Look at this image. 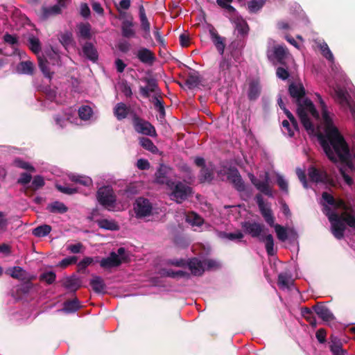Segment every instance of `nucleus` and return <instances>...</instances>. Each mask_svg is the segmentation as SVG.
<instances>
[{
  "instance_id": "obj_1",
  "label": "nucleus",
  "mask_w": 355,
  "mask_h": 355,
  "mask_svg": "<svg viewBox=\"0 0 355 355\" xmlns=\"http://www.w3.org/2000/svg\"><path fill=\"white\" fill-rule=\"evenodd\" d=\"M289 93L297 103V114L309 134H318L321 145L328 158L338 164L345 182L352 185L350 175L354 172V164L349 146L338 128L334 125L332 116L328 112L322 97L316 94L321 110V116L312 102L304 97L302 83H292Z\"/></svg>"
},
{
  "instance_id": "obj_2",
  "label": "nucleus",
  "mask_w": 355,
  "mask_h": 355,
  "mask_svg": "<svg viewBox=\"0 0 355 355\" xmlns=\"http://www.w3.org/2000/svg\"><path fill=\"white\" fill-rule=\"evenodd\" d=\"M324 201L323 212L328 216L331 225V231L334 236L341 239L345 225L355 226V218L353 211L343 200H336L329 193H322Z\"/></svg>"
},
{
  "instance_id": "obj_3",
  "label": "nucleus",
  "mask_w": 355,
  "mask_h": 355,
  "mask_svg": "<svg viewBox=\"0 0 355 355\" xmlns=\"http://www.w3.org/2000/svg\"><path fill=\"white\" fill-rule=\"evenodd\" d=\"M171 171V168L162 165L156 173V181L160 184H166L171 191V199L181 203L191 195L192 189L189 185L181 182H173L168 180V175Z\"/></svg>"
},
{
  "instance_id": "obj_4",
  "label": "nucleus",
  "mask_w": 355,
  "mask_h": 355,
  "mask_svg": "<svg viewBox=\"0 0 355 355\" xmlns=\"http://www.w3.org/2000/svg\"><path fill=\"white\" fill-rule=\"evenodd\" d=\"M128 259L127 252L123 248H120L116 252H112L109 257L100 261V266L105 269L117 267Z\"/></svg>"
},
{
  "instance_id": "obj_5",
  "label": "nucleus",
  "mask_w": 355,
  "mask_h": 355,
  "mask_svg": "<svg viewBox=\"0 0 355 355\" xmlns=\"http://www.w3.org/2000/svg\"><path fill=\"white\" fill-rule=\"evenodd\" d=\"M97 199L101 205L110 211L115 210V196L112 189L107 186L100 188L97 192Z\"/></svg>"
},
{
  "instance_id": "obj_6",
  "label": "nucleus",
  "mask_w": 355,
  "mask_h": 355,
  "mask_svg": "<svg viewBox=\"0 0 355 355\" xmlns=\"http://www.w3.org/2000/svg\"><path fill=\"white\" fill-rule=\"evenodd\" d=\"M218 263L211 259H206L203 261L196 258L192 259L189 263V268L194 275H200L207 269H213L217 268Z\"/></svg>"
},
{
  "instance_id": "obj_7",
  "label": "nucleus",
  "mask_w": 355,
  "mask_h": 355,
  "mask_svg": "<svg viewBox=\"0 0 355 355\" xmlns=\"http://www.w3.org/2000/svg\"><path fill=\"white\" fill-rule=\"evenodd\" d=\"M133 210L137 218H144L151 215L153 206L148 199L139 198L133 205Z\"/></svg>"
},
{
  "instance_id": "obj_8",
  "label": "nucleus",
  "mask_w": 355,
  "mask_h": 355,
  "mask_svg": "<svg viewBox=\"0 0 355 355\" xmlns=\"http://www.w3.org/2000/svg\"><path fill=\"white\" fill-rule=\"evenodd\" d=\"M336 100L341 105L345 110H349L353 114L354 108L351 105L350 98L345 89L336 86L334 88Z\"/></svg>"
},
{
  "instance_id": "obj_9",
  "label": "nucleus",
  "mask_w": 355,
  "mask_h": 355,
  "mask_svg": "<svg viewBox=\"0 0 355 355\" xmlns=\"http://www.w3.org/2000/svg\"><path fill=\"white\" fill-rule=\"evenodd\" d=\"M219 173L220 174L226 175L227 180L232 182L238 190H243L244 184L237 169L234 168H224L223 170L220 171Z\"/></svg>"
},
{
  "instance_id": "obj_10",
  "label": "nucleus",
  "mask_w": 355,
  "mask_h": 355,
  "mask_svg": "<svg viewBox=\"0 0 355 355\" xmlns=\"http://www.w3.org/2000/svg\"><path fill=\"white\" fill-rule=\"evenodd\" d=\"M268 56L270 59H275L279 63L284 64L290 55L286 48L282 45H276L268 51Z\"/></svg>"
},
{
  "instance_id": "obj_11",
  "label": "nucleus",
  "mask_w": 355,
  "mask_h": 355,
  "mask_svg": "<svg viewBox=\"0 0 355 355\" xmlns=\"http://www.w3.org/2000/svg\"><path fill=\"white\" fill-rule=\"evenodd\" d=\"M134 127L135 130L141 134L154 137L156 135V131L154 127L148 121L139 118L134 119Z\"/></svg>"
},
{
  "instance_id": "obj_12",
  "label": "nucleus",
  "mask_w": 355,
  "mask_h": 355,
  "mask_svg": "<svg viewBox=\"0 0 355 355\" xmlns=\"http://www.w3.org/2000/svg\"><path fill=\"white\" fill-rule=\"evenodd\" d=\"M256 198L260 211L266 222L269 225H274L275 218L273 217L270 206L268 203H265L263 202L261 196L259 195Z\"/></svg>"
},
{
  "instance_id": "obj_13",
  "label": "nucleus",
  "mask_w": 355,
  "mask_h": 355,
  "mask_svg": "<svg viewBox=\"0 0 355 355\" xmlns=\"http://www.w3.org/2000/svg\"><path fill=\"white\" fill-rule=\"evenodd\" d=\"M242 227L246 233L252 237H258L260 239V237L265 234L264 227L257 223L245 222L243 223Z\"/></svg>"
},
{
  "instance_id": "obj_14",
  "label": "nucleus",
  "mask_w": 355,
  "mask_h": 355,
  "mask_svg": "<svg viewBox=\"0 0 355 355\" xmlns=\"http://www.w3.org/2000/svg\"><path fill=\"white\" fill-rule=\"evenodd\" d=\"M286 116L289 121H283L282 132L284 135H286L288 137H293L295 134V132L297 130V121L290 112H286Z\"/></svg>"
},
{
  "instance_id": "obj_15",
  "label": "nucleus",
  "mask_w": 355,
  "mask_h": 355,
  "mask_svg": "<svg viewBox=\"0 0 355 355\" xmlns=\"http://www.w3.org/2000/svg\"><path fill=\"white\" fill-rule=\"evenodd\" d=\"M250 178L253 184L257 188L259 191L267 196H272V191L268 184L269 178L268 173H265L264 178L262 180H257L253 175H250Z\"/></svg>"
},
{
  "instance_id": "obj_16",
  "label": "nucleus",
  "mask_w": 355,
  "mask_h": 355,
  "mask_svg": "<svg viewBox=\"0 0 355 355\" xmlns=\"http://www.w3.org/2000/svg\"><path fill=\"white\" fill-rule=\"evenodd\" d=\"M59 58V55L58 53H56L55 51L51 52L49 53H46V57H45L44 59L39 56L38 60H39V66L42 71L43 74L49 78H51V73L50 72V69L49 68V59L51 61H52L53 59H58Z\"/></svg>"
},
{
  "instance_id": "obj_17",
  "label": "nucleus",
  "mask_w": 355,
  "mask_h": 355,
  "mask_svg": "<svg viewBox=\"0 0 355 355\" xmlns=\"http://www.w3.org/2000/svg\"><path fill=\"white\" fill-rule=\"evenodd\" d=\"M316 314L329 325L332 327L334 322L335 318L333 313L324 306L322 304H317L313 307Z\"/></svg>"
},
{
  "instance_id": "obj_18",
  "label": "nucleus",
  "mask_w": 355,
  "mask_h": 355,
  "mask_svg": "<svg viewBox=\"0 0 355 355\" xmlns=\"http://www.w3.org/2000/svg\"><path fill=\"white\" fill-rule=\"evenodd\" d=\"M67 0H58L57 5L53 6L49 8L43 7L40 13V18L46 19L49 17L58 14L60 12L61 8L64 7Z\"/></svg>"
},
{
  "instance_id": "obj_19",
  "label": "nucleus",
  "mask_w": 355,
  "mask_h": 355,
  "mask_svg": "<svg viewBox=\"0 0 355 355\" xmlns=\"http://www.w3.org/2000/svg\"><path fill=\"white\" fill-rule=\"evenodd\" d=\"M308 175L310 180L313 182H325L329 180L325 172L320 171L314 167L309 168Z\"/></svg>"
},
{
  "instance_id": "obj_20",
  "label": "nucleus",
  "mask_w": 355,
  "mask_h": 355,
  "mask_svg": "<svg viewBox=\"0 0 355 355\" xmlns=\"http://www.w3.org/2000/svg\"><path fill=\"white\" fill-rule=\"evenodd\" d=\"M209 33L211 39L213 43L214 44L216 48L217 49L220 55H223L225 47V39L220 37L214 28H211L209 30Z\"/></svg>"
},
{
  "instance_id": "obj_21",
  "label": "nucleus",
  "mask_w": 355,
  "mask_h": 355,
  "mask_svg": "<svg viewBox=\"0 0 355 355\" xmlns=\"http://www.w3.org/2000/svg\"><path fill=\"white\" fill-rule=\"evenodd\" d=\"M140 93L144 97L150 96L151 93H153L154 96L157 95V83L153 80H148L146 87L140 88Z\"/></svg>"
},
{
  "instance_id": "obj_22",
  "label": "nucleus",
  "mask_w": 355,
  "mask_h": 355,
  "mask_svg": "<svg viewBox=\"0 0 355 355\" xmlns=\"http://www.w3.org/2000/svg\"><path fill=\"white\" fill-rule=\"evenodd\" d=\"M139 19L141 22V27L146 33L145 37L149 36L150 25L146 17L145 9L142 6L139 7Z\"/></svg>"
},
{
  "instance_id": "obj_23",
  "label": "nucleus",
  "mask_w": 355,
  "mask_h": 355,
  "mask_svg": "<svg viewBox=\"0 0 355 355\" xmlns=\"http://www.w3.org/2000/svg\"><path fill=\"white\" fill-rule=\"evenodd\" d=\"M330 349L333 355H347V352L342 349L340 340L334 336L331 337Z\"/></svg>"
},
{
  "instance_id": "obj_24",
  "label": "nucleus",
  "mask_w": 355,
  "mask_h": 355,
  "mask_svg": "<svg viewBox=\"0 0 355 355\" xmlns=\"http://www.w3.org/2000/svg\"><path fill=\"white\" fill-rule=\"evenodd\" d=\"M133 22L130 20H125L121 25L122 35L125 37H133L135 35V31L133 28Z\"/></svg>"
},
{
  "instance_id": "obj_25",
  "label": "nucleus",
  "mask_w": 355,
  "mask_h": 355,
  "mask_svg": "<svg viewBox=\"0 0 355 355\" xmlns=\"http://www.w3.org/2000/svg\"><path fill=\"white\" fill-rule=\"evenodd\" d=\"M137 57L141 62L144 63H151L155 59L153 53L146 48H142L138 51Z\"/></svg>"
},
{
  "instance_id": "obj_26",
  "label": "nucleus",
  "mask_w": 355,
  "mask_h": 355,
  "mask_svg": "<svg viewBox=\"0 0 355 355\" xmlns=\"http://www.w3.org/2000/svg\"><path fill=\"white\" fill-rule=\"evenodd\" d=\"M96 223L99 227L104 230L114 231L119 229V225L113 220L100 219Z\"/></svg>"
},
{
  "instance_id": "obj_27",
  "label": "nucleus",
  "mask_w": 355,
  "mask_h": 355,
  "mask_svg": "<svg viewBox=\"0 0 355 355\" xmlns=\"http://www.w3.org/2000/svg\"><path fill=\"white\" fill-rule=\"evenodd\" d=\"M259 241L265 243L266 252L268 255L272 256L275 254L274 240L271 234H264L263 236L260 237Z\"/></svg>"
},
{
  "instance_id": "obj_28",
  "label": "nucleus",
  "mask_w": 355,
  "mask_h": 355,
  "mask_svg": "<svg viewBox=\"0 0 355 355\" xmlns=\"http://www.w3.org/2000/svg\"><path fill=\"white\" fill-rule=\"evenodd\" d=\"M186 220L192 227H196V230L198 227H200L203 223V219L196 213L191 212L187 215Z\"/></svg>"
},
{
  "instance_id": "obj_29",
  "label": "nucleus",
  "mask_w": 355,
  "mask_h": 355,
  "mask_svg": "<svg viewBox=\"0 0 355 355\" xmlns=\"http://www.w3.org/2000/svg\"><path fill=\"white\" fill-rule=\"evenodd\" d=\"M84 55L89 60L96 61L98 58L97 52L91 43H86L83 47Z\"/></svg>"
},
{
  "instance_id": "obj_30",
  "label": "nucleus",
  "mask_w": 355,
  "mask_h": 355,
  "mask_svg": "<svg viewBox=\"0 0 355 355\" xmlns=\"http://www.w3.org/2000/svg\"><path fill=\"white\" fill-rule=\"evenodd\" d=\"M293 280L287 273H280L278 277V285L282 289H287L292 285Z\"/></svg>"
},
{
  "instance_id": "obj_31",
  "label": "nucleus",
  "mask_w": 355,
  "mask_h": 355,
  "mask_svg": "<svg viewBox=\"0 0 355 355\" xmlns=\"http://www.w3.org/2000/svg\"><path fill=\"white\" fill-rule=\"evenodd\" d=\"M33 69V64L29 60L20 62L17 67V71L24 74H32Z\"/></svg>"
},
{
  "instance_id": "obj_32",
  "label": "nucleus",
  "mask_w": 355,
  "mask_h": 355,
  "mask_svg": "<svg viewBox=\"0 0 355 355\" xmlns=\"http://www.w3.org/2000/svg\"><path fill=\"white\" fill-rule=\"evenodd\" d=\"M235 24V28L241 35H245L248 31V26L246 21L239 17H236L232 19Z\"/></svg>"
},
{
  "instance_id": "obj_33",
  "label": "nucleus",
  "mask_w": 355,
  "mask_h": 355,
  "mask_svg": "<svg viewBox=\"0 0 355 355\" xmlns=\"http://www.w3.org/2000/svg\"><path fill=\"white\" fill-rule=\"evenodd\" d=\"M69 179L74 182L79 183L85 187H90L92 184V179L87 176L71 174L69 175Z\"/></svg>"
},
{
  "instance_id": "obj_34",
  "label": "nucleus",
  "mask_w": 355,
  "mask_h": 355,
  "mask_svg": "<svg viewBox=\"0 0 355 355\" xmlns=\"http://www.w3.org/2000/svg\"><path fill=\"white\" fill-rule=\"evenodd\" d=\"M114 113L119 120H121L126 117L128 109L124 103H120L115 106Z\"/></svg>"
},
{
  "instance_id": "obj_35",
  "label": "nucleus",
  "mask_w": 355,
  "mask_h": 355,
  "mask_svg": "<svg viewBox=\"0 0 355 355\" xmlns=\"http://www.w3.org/2000/svg\"><path fill=\"white\" fill-rule=\"evenodd\" d=\"M90 284L96 293H102L105 289V284L100 277H94L91 280Z\"/></svg>"
},
{
  "instance_id": "obj_36",
  "label": "nucleus",
  "mask_w": 355,
  "mask_h": 355,
  "mask_svg": "<svg viewBox=\"0 0 355 355\" xmlns=\"http://www.w3.org/2000/svg\"><path fill=\"white\" fill-rule=\"evenodd\" d=\"M78 35L83 39L91 37V26L89 24H80L78 26Z\"/></svg>"
},
{
  "instance_id": "obj_37",
  "label": "nucleus",
  "mask_w": 355,
  "mask_h": 355,
  "mask_svg": "<svg viewBox=\"0 0 355 355\" xmlns=\"http://www.w3.org/2000/svg\"><path fill=\"white\" fill-rule=\"evenodd\" d=\"M92 108L88 105H83L78 110L80 119L84 121L89 120L92 116Z\"/></svg>"
},
{
  "instance_id": "obj_38",
  "label": "nucleus",
  "mask_w": 355,
  "mask_h": 355,
  "mask_svg": "<svg viewBox=\"0 0 355 355\" xmlns=\"http://www.w3.org/2000/svg\"><path fill=\"white\" fill-rule=\"evenodd\" d=\"M49 210L53 213H64L67 211V207L60 202H54L48 207Z\"/></svg>"
},
{
  "instance_id": "obj_39",
  "label": "nucleus",
  "mask_w": 355,
  "mask_h": 355,
  "mask_svg": "<svg viewBox=\"0 0 355 355\" xmlns=\"http://www.w3.org/2000/svg\"><path fill=\"white\" fill-rule=\"evenodd\" d=\"M260 93V87L257 82H252L250 84L248 97L251 100L256 99Z\"/></svg>"
},
{
  "instance_id": "obj_40",
  "label": "nucleus",
  "mask_w": 355,
  "mask_h": 355,
  "mask_svg": "<svg viewBox=\"0 0 355 355\" xmlns=\"http://www.w3.org/2000/svg\"><path fill=\"white\" fill-rule=\"evenodd\" d=\"M266 0H251L248 3V9L250 12L259 11L264 5Z\"/></svg>"
},
{
  "instance_id": "obj_41",
  "label": "nucleus",
  "mask_w": 355,
  "mask_h": 355,
  "mask_svg": "<svg viewBox=\"0 0 355 355\" xmlns=\"http://www.w3.org/2000/svg\"><path fill=\"white\" fill-rule=\"evenodd\" d=\"M274 227L275 232L277 234V236L279 240L282 241H285L288 239V233L286 228L281 226L278 224H275L274 225H271Z\"/></svg>"
},
{
  "instance_id": "obj_42",
  "label": "nucleus",
  "mask_w": 355,
  "mask_h": 355,
  "mask_svg": "<svg viewBox=\"0 0 355 355\" xmlns=\"http://www.w3.org/2000/svg\"><path fill=\"white\" fill-rule=\"evenodd\" d=\"M139 143L143 148L151 153H155L158 151L157 148L154 145L153 141L148 138H141Z\"/></svg>"
},
{
  "instance_id": "obj_43",
  "label": "nucleus",
  "mask_w": 355,
  "mask_h": 355,
  "mask_svg": "<svg viewBox=\"0 0 355 355\" xmlns=\"http://www.w3.org/2000/svg\"><path fill=\"white\" fill-rule=\"evenodd\" d=\"M8 272L12 277L17 279H24L25 278V271L19 266L9 269Z\"/></svg>"
},
{
  "instance_id": "obj_44",
  "label": "nucleus",
  "mask_w": 355,
  "mask_h": 355,
  "mask_svg": "<svg viewBox=\"0 0 355 355\" xmlns=\"http://www.w3.org/2000/svg\"><path fill=\"white\" fill-rule=\"evenodd\" d=\"M51 227L48 225H44L35 228L33 231V234L38 237H42L46 236L50 233Z\"/></svg>"
},
{
  "instance_id": "obj_45",
  "label": "nucleus",
  "mask_w": 355,
  "mask_h": 355,
  "mask_svg": "<svg viewBox=\"0 0 355 355\" xmlns=\"http://www.w3.org/2000/svg\"><path fill=\"white\" fill-rule=\"evenodd\" d=\"M79 308V302L77 300L68 301L64 303L63 311L67 313L74 312Z\"/></svg>"
},
{
  "instance_id": "obj_46",
  "label": "nucleus",
  "mask_w": 355,
  "mask_h": 355,
  "mask_svg": "<svg viewBox=\"0 0 355 355\" xmlns=\"http://www.w3.org/2000/svg\"><path fill=\"white\" fill-rule=\"evenodd\" d=\"M319 48L322 52V54L324 57L326 58L327 60L333 62H334V55L330 51L328 45L325 42H322L320 44Z\"/></svg>"
},
{
  "instance_id": "obj_47",
  "label": "nucleus",
  "mask_w": 355,
  "mask_h": 355,
  "mask_svg": "<svg viewBox=\"0 0 355 355\" xmlns=\"http://www.w3.org/2000/svg\"><path fill=\"white\" fill-rule=\"evenodd\" d=\"M216 2L218 4V6L225 9L230 13H232L233 15L235 14L236 10L234 9V7L231 6L232 0H216Z\"/></svg>"
},
{
  "instance_id": "obj_48",
  "label": "nucleus",
  "mask_w": 355,
  "mask_h": 355,
  "mask_svg": "<svg viewBox=\"0 0 355 355\" xmlns=\"http://www.w3.org/2000/svg\"><path fill=\"white\" fill-rule=\"evenodd\" d=\"M64 284L67 288L71 291H76L80 287L78 280L72 277L67 278Z\"/></svg>"
},
{
  "instance_id": "obj_49",
  "label": "nucleus",
  "mask_w": 355,
  "mask_h": 355,
  "mask_svg": "<svg viewBox=\"0 0 355 355\" xmlns=\"http://www.w3.org/2000/svg\"><path fill=\"white\" fill-rule=\"evenodd\" d=\"M163 275H166L168 277H171L173 278L183 277L186 276L187 273L181 270H164L163 271Z\"/></svg>"
},
{
  "instance_id": "obj_50",
  "label": "nucleus",
  "mask_w": 355,
  "mask_h": 355,
  "mask_svg": "<svg viewBox=\"0 0 355 355\" xmlns=\"http://www.w3.org/2000/svg\"><path fill=\"white\" fill-rule=\"evenodd\" d=\"M60 41L67 48L72 43V35L70 33H65L60 35Z\"/></svg>"
},
{
  "instance_id": "obj_51",
  "label": "nucleus",
  "mask_w": 355,
  "mask_h": 355,
  "mask_svg": "<svg viewBox=\"0 0 355 355\" xmlns=\"http://www.w3.org/2000/svg\"><path fill=\"white\" fill-rule=\"evenodd\" d=\"M200 179L202 181H211L213 179V172L208 168H202L200 171Z\"/></svg>"
},
{
  "instance_id": "obj_52",
  "label": "nucleus",
  "mask_w": 355,
  "mask_h": 355,
  "mask_svg": "<svg viewBox=\"0 0 355 355\" xmlns=\"http://www.w3.org/2000/svg\"><path fill=\"white\" fill-rule=\"evenodd\" d=\"M71 113L65 115L63 119L57 117L56 123L60 125V127L66 126L68 122L73 123Z\"/></svg>"
},
{
  "instance_id": "obj_53",
  "label": "nucleus",
  "mask_w": 355,
  "mask_h": 355,
  "mask_svg": "<svg viewBox=\"0 0 355 355\" xmlns=\"http://www.w3.org/2000/svg\"><path fill=\"white\" fill-rule=\"evenodd\" d=\"M56 188L62 193L66 194H73L77 192V189L76 188H72L68 186H62L58 184H56Z\"/></svg>"
},
{
  "instance_id": "obj_54",
  "label": "nucleus",
  "mask_w": 355,
  "mask_h": 355,
  "mask_svg": "<svg viewBox=\"0 0 355 355\" xmlns=\"http://www.w3.org/2000/svg\"><path fill=\"white\" fill-rule=\"evenodd\" d=\"M77 261V257H69L64 259H62L60 263L59 266L62 268H66L69 265L73 264Z\"/></svg>"
},
{
  "instance_id": "obj_55",
  "label": "nucleus",
  "mask_w": 355,
  "mask_h": 355,
  "mask_svg": "<svg viewBox=\"0 0 355 355\" xmlns=\"http://www.w3.org/2000/svg\"><path fill=\"white\" fill-rule=\"evenodd\" d=\"M277 181V184L279 187V188L281 189V190H282L283 191H284L286 193H288V182L284 178V177L280 175H278Z\"/></svg>"
},
{
  "instance_id": "obj_56",
  "label": "nucleus",
  "mask_w": 355,
  "mask_h": 355,
  "mask_svg": "<svg viewBox=\"0 0 355 355\" xmlns=\"http://www.w3.org/2000/svg\"><path fill=\"white\" fill-rule=\"evenodd\" d=\"M224 236L229 240H241L243 237V234L240 231L234 233H224Z\"/></svg>"
},
{
  "instance_id": "obj_57",
  "label": "nucleus",
  "mask_w": 355,
  "mask_h": 355,
  "mask_svg": "<svg viewBox=\"0 0 355 355\" xmlns=\"http://www.w3.org/2000/svg\"><path fill=\"white\" fill-rule=\"evenodd\" d=\"M92 262H93V259L92 257H85V258H84L78 264V270H85Z\"/></svg>"
},
{
  "instance_id": "obj_58",
  "label": "nucleus",
  "mask_w": 355,
  "mask_h": 355,
  "mask_svg": "<svg viewBox=\"0 0 355 355\" xmlns=\"http://www.w3.org/2000/svg\"><path fill=\"white\" fill-rule=\"evenodd\" d=\"M41 278L46 283L51 284L55 279V274L53 272H45L41 276Z\"/></svg>"
},
{
  "instance_id": "obj_59",
  "label": "nucleus",
  "mask_w": 355,
  "mask_h": 355,
  "mask_svg": "<svg viewBox=\"0 0 355 355\" xmlns=\"http://www.w3.org/2000/svg\"><path fill=\"white\" fill-rule=\"evenodd\" d=\"M15 164L17 166H18L19 168L27 169L30 171H34V168L33 166H31L28 163L25 162L22 160H20V159L15 160Z\"/></svg>"
},
{
  "instance_id": "obj_60",
  "label": "nucleus",
  "mask_w": 355,
  "mask_h": 355,
  "mask_svg": "<svg viewBox=\"0 0 355 355\" xmlns=\"http://www.w3.org/2000/svg\"><path fill=\"white\" fill-rule=\"evenodd\" d=\"M130 6V0H121L119 5L116 6V8L119 12H121V10H128Z\"/></svg>"
},
{
  "instance_id": "obj_61",
  "label": "nucleus",
  "mask_w": 355,
  "mask_h": 355,
  "mask_svg": "<svg viewBox=\"0 0 355 355\" xmlns=\"http://www.w3.org/2000/svg\"><path fill=\"white\" fill-rule=\"evenodd\" d=\"M30 42V48L35 53H37L40 50V44L39 41L35 38H31L29 40Z\"/></svg>"
},
{
  "instance_id": "obj_62",
  "label": "nucleus",
  "mask_w": 355,
  "mask_h": 355,
  "mask_svg": "<svg viewBox=\"0 0 355 355\" xmlns=\"http://www.w3.org/2000/svg\"><path fill=\"white\" fill-rule=\"evenodd\" d=\"M277 76L282 80H286L288 77V72L284 68L279 67L277 69Z\"/></svg>"
},
{
  "instance_id": "obj_63",
  "label": "nucleus",
  "mask_w": 355,
  "mask_h": 355,
  "mask_svg": "<svg viewBox=\"0 0 355 355\" xmlns=\"http://www.w3.org/2000/svg\"><path fill=\"white\" fill-rule=\"evenodd\" d=\"M316 338L318 341L323 343L326 340V331L324 329H320L316 332Z\"/></svg>"
},
{
  "instance_id": "obj_64",
  "label": "nucleus",
  "mask_w": 355,
  "mask_h": 355,
  "mask_svg": "<svg viewBox=\"0 0 355 355\" xmlns=\"http://www.w3.org/2000/svg\"><path fill=\"white\" fill-rule=\"evenodd\" d=\"M82 248L83 245L80 243L67 246V250L72 253H78L80 252Z\"/></svg>"
}]
</instances>
